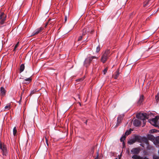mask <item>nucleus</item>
I'll use <instances>...</instances> for the list:
<instances>
[{
  "label": "nucleus",
  "instance_id": "nucleus-46",
  "mask_svg": "<svg viewBox=\"0 0 159 159\" xmlns=\"http://www.w3.org/2000/svg\"><path fill=\"white\" fill-rule=\"evenodd\" d=\"M3 18V17L1 16L0 15V20H1Z\"/></svg>",
  "mask_w": 159,
  "mask_h": 159
},
{
  "label": "nucleus",
  "instance_id": "nucleus-38",
  "mask_svg": "<svg viewBox=\"0 0 159 159\" xmlns=\"http://www.w3.org/2000/svg\"><path fill=\"white\" fill-rule=\"evenodd\" d=\"M19 43V42H18L15 45V46L14 47L15 49H16V48H17V47L18 46Z\"/></svg>",
  "mask_w": 159,
  "mask_h": 159
},
{
  "label": "nucleus",
  "instance_id": "nucleus-16",
  "mask_svg": "<svg viewBox=\"0 0 159 159\" xmlns=\"http://www.w3.org/2000/svg\"><path fill=\"white\" fill-rule=\"evenodd\" d=\"M149 120L151 122L153 123H154V124H152L155 127H158V125H157V121L156 119H155L154 118H152L151 120Z\"/></svg>",
  "mask_w": 159,
  "mask_h": 159
},
{
  "label": "nucleus",
  "instance_id": "nucleus-11",
  "mask_svg": "<svg viewBox=\"0 0 159 159\" xmlns=\"http://www.w3.org/2000/svg\"><path fill=\"white\" fill-rule=\"evenodd\" d=\"M140 149L139 148H134L131 150V152L133 154H137L140 152Z\"/></svg>",
  "mask_w": 159,
  "mask_h": 159
},
{
  "label": "nucleus",
  "instance_id": "nucleus-4",
  "mask_svg": "<svg viewBox=\"0 0 159 159\" xmlns=\"http://www.w3.org/2000/svg\"><path fill=\"white\" fill-rule=\"evenodd\" d=\"M0 150H1L3 156H7L8 155V151L6 145L0 140Z\"/></svg>",
  "mask_w": 159,
  "mask_h": 159
},
{
  "label": "nucleus",
  "instance_id": "nucleus-6",
  "mask_svg": "<svg viewBox=\"0 0 159 159\" xmlns=\"http://www.w3.org/2000/svg\"><path fill=\"white\" fill-rule=\"evenodd\" d=\"M44 29V28H43V27H41L40 28L36 29L32 33L31 36H34V35L38 34L39 33L41 32Z\"/></svg>",
  "mask_w": 159,
  "mask_h": 159
},
{
  "label": "nucleus",
  "instance_id": "nucleus-28",
  "mask_svg": "<svg viewBox=\"0 0 159 159\" xmlns=\"http://www.w3.org/2000/svg\"><path fill=\"white\" fill-rule=\"evenodd\" d=\"M101 49V47L99 45L96 48V52L97 53Z\"/></svg>",
  "mask_w": 159,
  "mask_h": 159
},
{
  "label": "nucleus",
  "instance_id": "nucleus-22",
  "mask_svg": "<svg viewBox=\"0 0 159 159\" xmlns=\"http://www.w3.org/2000/svg\"><path fill=\"white\" fill-rule=\"evenodd\" d=\"M132 130L130 128L129 129V130H127L126 131V132L125 133V136H128L129 135V134H130L131 133V131H132Z\"/></svg>",
  "mask_w": 159,
  "mask_h": 159
},
{
  "label": "nucleus",
  "instance_id": "nucleus-31",
  "mask_svg": "<svg viewBox=\"0 0 159 159\" xmlns=\"http://www.w3.org/2000/svg\"><path fill=\"white\" fill-rule=\"evenodd\" d=\"M155 98H156V102L157 103L158 102L159 100V97L158 95V94H157V95H156Z\"/></svg>",
  "mask_w": 159,
  "mask_h": 159
},
{
  "label": "nucleus",
  "instance_id": "nucleus-43",
  "mask_svg": "<svg viewBox=\"0 0 159 159\" xmlns=\"http://www.w3.org/2000/svg\"><path fill=\"white\" fill-rule=\"evenodd\" d=\"M89 120V119H87V120L84 122V123L86 124V125H87V122H88V120Z\"/></svg>",
  "mask_w": 159,
  "mask_h": 159
},
{
  "label": "nucleus",
  "instance_id": "nucleus-42",
  "mask_svg": "<svg viewBox=\"0 0 159 159\" xmlns=\"http://www.w3.org/2000/svg\"><path fill=\"white\" fill-rule=\"evenodd\" d=\"M82 80H83L82 78L78 79L76 80V81L78 82H79V81H82Z\"/></svg>",
  "mask_w": 159,
  "mask_h": 159
},
{
  "label": "nucleus",
  "instance_id": "nucleus-2",
  "mask_svg": "<svg viewBox=\"0 0 159 159\" xmlns=\"http://www.w3.org/2000/svg\"><path fill=\"white\" fill-rule=\"evenodd\" d=\"M111 55V53L110 50L109 49H107L103 52L100 59L101 61L103 63H105Z\"/></svg>",
  "mask_w": 159,
  "mask_h": 159
},
{
  "label": "nucleus",
  "instance_id": "nucleus-26",
  "mask_svg": "<svg viewBox=\"0 0 159 159\" xmlns=\"http://www.w3.org/2000/svg\"><path fill=\"white\" fill-rule=\"evenodd\" d=\"M148 137V139L150 140H153L155 138L154 137L153 135L151 134L149 135Z\"/></svg>",
  "mask_w": 159,
  "mask_h": 159
},
{
  "label": "nucleus",
  "instance_id": "nucleus-39",
  "mask_svg": "<svg viewBox=\"0 0 159 159\" xmlns=\"http://www.w3.org/2000/svg\"><path fill=\"white\" fill-rule=\"evenodd\" d=\"M21 99H22V96H21L20 100H19V101L18 102L19 103V104H21Z\"/></svg>",
  "mask_w": 159,
  "mask_h": 159
},
{
  "label": "nucleus",
  "instance_id": "nucleus-40",
  "mask_svg": "<svg viewBox=\"0 0 159 159\" xmlns=\"http://www.w3.org/2000/svg\"><path fill=\"white\" fill-rule=\"evenodd\" d=\"M97 154V156L96 157H97L98 158V156H99V151L98 150V151L96 152Z\"/></svg>",
  "mask_w": 159,
  "mask_h": 159
},
{
  "label": "nucleus",
  "instance_id": "nucleus-23",
  "mask_svg": "<svg viewBox=\"0 0 159 159\" xmlns=\"http://www.w3.org/2000/svg\"><path fill=\"white\" fill-rule=\"evenodd\" d=\"M126 138V137L125 135H123L120 139V142H123V143H124V145L125 144L124 140H125Z\"/></svg>",
  "mask_w": 159,
  "mask_h": 159
},
{
  "label": "nucleus",
  "instance_id": "nucleus-49",
  "mask_svg": "<svg viewBox=\"0 0 159 159\" xmlns=\"http://www.w3.org/2000/svg\"><path fill=\"white\" fill-rule=\"evenodd\" d=\"M16 49H15V48H14V49L13 50V51L15 52Z\"/></svg>",
  "mask_w": 159,
  "mask_h": 159
},
{
  "label": "nucleus",
  "instance_id": "nucleus-30",
  "mask_svg": "<svg viewBox=\"0 0 159 159\" xmlns=\"http://www.w3.org/2000/svg\"><path fill=\"white\" fill-rule=\"evenodd\" d=\"M50 20H51L50 19H49L48 21L45 24V25H44V27H43V28H44V29L46 28V27L47 26V25L50 23L49 22L50 21Z\"/></svg>",
  "mask_w": 159,
  "mask_h": 159
},
{
  "label": "nucleus",
  "instance_id": "nucleus-8",
  "mask_svg": "<svg viewBox=\"0 0 159 159\" xmlns=\"http://www.w3.org/2000/svg\"><path fill=\"white\" fill-rule=\"evenodd\" d=\"M22 79H24V80L23 82V83L25 84H29L32 80L31 76L28 78L25 79H24V78Z\"/></svg>",
  "mask_w": 159,
  "mask_h": 159
},
{
  "label": "nucleus",
  "instance_id": "nucleus-35",
  "mask_svg": "<svg viewBox=\"0 0 159 159\" xmlns=\"http://www.w3.org/2000/svg\"><path fill=\"white\" fill-rule=\"evenodd\" d=\"M145 119L146 118H143V119L141 120H143V124L144 125H145V123H146V121Z\"/></svg>",
  "mask_w": 159,
  "mask_h": 159
},
{
  "label": "nucleus",
  "instance_id": "nucleus-10",
  "mask_svg": "<svg viewBox=\"0 0 159 159\" xmlns=\"http://www.w3.org/2000/svg\"><path fill=\"white\" fill-rule=\"evenodd\" d=\"M6 92V90L3 87H2L0 88V94L2 97L5 96Z\"/></svg>",
  "mask_w": 159,
  "mask_h": 159
},
{
  "label": "nucleus",
  "instance_id": "nucleus-55",
  "mask_svg": "<svg viewBox=\"0 0 159 159\" xmlns=\"http://www.w3.org/2000/svg\"><path fill=\"white\" fill-rule=\"evenodd\" d=\"M94 3H95V2H93V3H92V4H93Z\"/></svg>",
  "mask_w": 159,
  "mask_h": 159
},
{
  "label": "nucleus",
  "instance_id": "nucleus-34",
  "mask_svg": "<svg viewBox=\"0 0 159 159\" xmlns=\"http://www.w3.org/2000/svg\"><path fill=\"white\" fill-rule=\"evenodd\" d=\"M37 91L36 90H34L31 91L30 93V94H33L34 93L36 92Z\"/></svg>",
  "mask_w": 159,
  "mask_h": 159
},
{
  "label": "nucleus",
  "instance_id": "nucleus-27",
  "mask_svg": "<svg viewBox=\"0 0 159 159\" xmlns=\"http://www.w3.org/2000/svg\"><path fill=\"white\" fill-rule=\"evenodd\" d=\"M153 159H159V156H158L156 154H153L152 156Z\"/></svg>",
  "mask_w": 159,
  "mask_h": 159
},
{
  "label": "nucleus",
  "instance_id": "nucleus-32",
  "mask_svg": "<svg viewBox=\"0 0 159 159\" xmlns=\"http://www.w3.org/2000/svg\"><path fill=\"white\" fill-rule=\"evenodd\" d=\"M108 70L107 67H106L105 68V69L103 70V74L104 75H105L106 73H107V70Z\"/></svg>",
  "mask_w": 159,
  "mask_h": 159
},
{
  "label": "nucleus",
  "instance_id": "nucleus-37",
  "mask_svg": "<svg viewBox=\"0 0 159 159\" xmlns=\"http://www.w3.org/2000/svg\"><path fill=\"white\" fill-rule=\"evenodd\" d=\"M67 16H65L64 19V23H66L67 21Z\"/></svg>",
  "mask_w": 159,
  "mask_h": 159
},
{
  "label": "nucleus",
  "instance_id": "nucleus-50",
  "mask_svg": "<svg viewBox=\"0 0 159 159\" xmlns=\"http://www.w3.org/2000/svg\"><path fill=\"white\" fill-rule=\"evenodd\" d=\"M79 104H80V106H81V103L80 102H79Z\"/></svg>",
  "mask_w": 159,
  "mask_h": 159
},
{
  "label": "nucleus",
  "instance_id": "nucleus-1",
  "mask_svg": "<svg viewBox=\"0 0 159 159\" xmlns=\"http://www.w3.org/2000/svg\"><path fill=\"white\" fill-rule=\"evenodd\" d=\"M136 142L141 143L142 142L145 143L146 144H148V139L145 136L142 137L140 135H135L133 138L129 139L127 143L129 144H132Z\"/></svg>",
  "mask_w": 159,
  "mask_h": 159
},
{
  "label": "nucleus",
  "instance_id": "nucleus-15",
  "mask_svg": "<svg viewBox=\"0 0 159 159\" xmlns=\"http://www.w3.org/2000/svg\"><path fill=\"white\" fill-rule=\"evenodd\" d=\"M85 36L83 35L82 34L80 36L78 39L77 41H81L82 39H84V40L83 41V42H84L87 39V38L85 39L84 38Z\"/></svg>",
  "mask_w": 159,
  "mask_h": 159
},
{
  "label": "nucleus",
  "instance_id": "nucleus-41",
  "mask_svg": "<svg viewBox=\"0 0 159 159\" xmlns=\"http://www.w3.org/2000/svg\"><path fill=\"white\" fill-rule=\"evenodd\" d=\"M159 116H156L154 118H155V119H156V120H157V121H158V119H159Z\"/></svg>",
  "mask_w": 159,
  "mask_h": 159
},
{
  "label": "nucleus",
  "instance_id": "nucleus-54",
  "mask_svg": "<svg viewBox=\"0 0 159 159\" xmlns=\"http://www.w3.org/2000/svg\"><path fill=\"white\" fill-rule=\"evenodd\" d=\"M115 159H118L117 158H116Z\"/></svg>",
  "mask_w": 159,
  "mask_h": 159
},
{
  "label": "nucleus",
  "instance_id": "nucleus-5",
  "mask_svg": "<svg viewBox=\"0 0 159 159\" xmlns=\"http://www.w3.org/2000/svg\"><path fill=\"white\" fill-rule=\"evenodd\" d=\"M147 114L146 113H139L136 115V117L140 120H142L143 118H146L148 119V117L147 116Z\"/></svg>",
  "mask_w": 159,
  "mask_h": 159
},
{
  "label": "nucleus",
  "instance_id": "nucleus-3",
  "mask_svg": "<svg viewBox=\"0 0 159 159\" xmlns=\"http://www.w3.org/2000/svg\"><path fill=\"white\" fill-rule=\"evenodd\" d=\"M93 59H98V57L94 56H91L90 54H89L85 59L83 65L86 68L88 67Z\"/></svg>",
  "mask_w": 159,
  "mask_h": 159
},
{
  "label": "nucleus",
  "instance_id": "nucleus-47",
  "mask_svg": "<svg viewBox=\"0 0 159 159\" xmlns=\"http://www.w3.org/2000/svg\"><path fill=\"white\" fill-rule=\"evenodd\" d=\"M118 156H119L118 159H120L121 157V155H120V156H119V155Z\"/></svg>",
  "mask_w": 159,
  "mask_h": 159
},
{
  "label": "nucleus",
  "instance_id": "nucleus-48",
  "mask_svg": "<svg viewBox=\"0 0 159 159\" xmlns=\"http://www.w3.org/2000/svg\"><path fill=\"white\" fill-rule=\"evenodd\" d=\"M144 159H149L148 158H147L146 157H144Z\"/></svg>",
  "mask_w": 159,
  "mask_h": 159
},
{
  "label": "nucleus",
  "instance_id": "nucleus-25",
  "mask_svg": "<svg viewBox=\"0 0 159 159\" xmlns=\"http://www.w3.org/2000/svg\"><path fill=\"white\" fill-rule=\"evenodd\" d=\"M17 130L16 127H15L13 129V134L14 136L17 135Z\"/></svg>",
  "mask_w": 159,
  "mask_h": 159
},
{
  "label": "nucleus",
  "instance_id": "nucleus-53",
  "mask_svg": "<svg viewBox=\"0 0 159 159\" xmlns=\"http://www.w3.org/2000/svg\"><path fill=\"white\" fill-rule=\"evenodd\" d=\"M112 153H113V155L114 154V153L112 152Z\"/></svg>",
  "mask_w": 159,
  "mask_h": 159
},
{
  "label": "nucleus",
  "instance_id": "nucleus-45",
  "mask_svg": "<svg viewBox=\"0 0 159 159\" xmlns=\"http://www.w3.org/2000/svg\"><path fill=\"white\" fill-rule=\"evenodd\" d=\"M46 142L48 146V140L46 138H45Z\"/></svg>",
  "mask_w": 159,
  "mask_h": 159
},
{
  "label": "nucleus",
  "instance_id": "nucleus-44",
  "mask_svg": "<svg viewBox=\"0 0 159 159\" xmlns=\"http://www.w3.org/2000/svg\"><path fill=\"white\" fill-rule=\"evenodd\" d=\"M140 145L142 147H143L144 148V144H143V143H141L140 144Z\"/></svg>",
  "mask_w": 159,
  "mask_h": 159
},
{
  "label": "nucleus",
  "instance_id": "nucleus-17",
  "mask_svg": "<svg viewBox=\"0 0 159 159\" xmlns=\"http://www.w3.org/2000/svg\"><path fill=\"white\" fill-rule=\"evenodd\" d=\"M143 157H140L137 155H134L132 157V158L133 159H144Z\"/></svg>",
  "mask_w": 159,
  "mask_h": 159
},
{
  "label": "nucleus",
  "instance_id": "nucleus-14",
  "mask_svg": "<svg viewBox=\"0 0 159 159\" xmlns=\"http://www.w3.org/2000/svg\"><path fill=\"white\" fill-rule=\"evenodd\" d=\"M144 97L143 95H141L139 100L137 102V103L140 105L143 102L144 99Z\"/></svg>",
  "mask_w": 159,
  "mask_h": 159
},
{
  "label": "nucleus",
  "instance_id": "nucleus-7",
  "mask_svg": "<svg viewBox=\"0 0 159 159\" xmlns=\"http://www.w3.org/2000/svg\"><path fill=\"white\" fill-rule=\"evenodd\" d=\"M152 0H146L145 1L143 2V7H148L152 3Z\"/></svg>",
  "mask_w": 159,
  "mask_h": 159
},
{
  "label": "nucleus",
  "instance_id": "nucleus-52",
  "mask_svg": "<svg viewBox=\"0 0 159 159\" xmlns=\"http://www.w3.org/2000/svg\"><path fill=\"white\" fill-rule=\"evenodd\" d=\"M122 144H123V146H124H124H125V144L124 145V143H122Z\"/></svg>",
  "mask_w": 159,
  "mask_h": 159
},
{
  "label": "nucleus",
  "instance_id": "nucleus-24",
  "mask_svg": "<svg viewBox=\"0 0 159 159\" xmlns=\"http://www.w3.org/2000/svg\"><path fill=\"white\" fill-rule=\"evenodd\" d=\"M6 16L5 15V17H3L1 20L0 22V24L1 25H3L5 22L6 20Z\"/></svg>",
  "mask_w": 159,
  "mask_h": 159
},
{
  "label": "nucleus",
  "instance_id": "nucleus-21",
  "mask_svg": "<svg viewBox=\"0 0 159 159\" xmlns=\"http://www.w3.org/2000/svg\"><path fill=\"white\" fill-rule=\"evenodd\" d=\"M119 74L120 73L119 70H117L116 72V74L114 77V78L115 79H117L119 75Z\"/></svg>",
  "mask_w": 159,
  "mask_h": 159
},
{
  "label": "nucleus",
  "instance_id": "nucleus-36",
  "mask_svg": "<svg viewBox=\"0 0 159 159\" xmlns=\"http://www.w3.org/2000/svg\"><path fill=\"white\" fill-rule=\"evenodd\" d=\"M0 15L1 16L3 17H4L5 15L4 14V12L2 11Z\"/></svg>",
  "mask_w": 159,
  "mask_h": 159
},
{
  "label": "nucleus",
  "instance_id": "nucleus-29",
  "mask_svg": "<svg viewBox=\"0 0 159 159\" xmlns=\"http://www.w3.org/2000/svg\"><path fill=\"white\" fill-rule=\"evenodd\" d=\"M94 148L93 147L91 149L90 152V154L91 155H92L94 153Z\"/></svg>",
  "mask_w": 159,
  "mask_h": 159
},
{
  "label": "nucleus",
  "instance_id": "nucleus-33",
  "mask_svg": "<svg viewBox=\"0 0 159 159\" xmlns=\"http://www.w3.org/2000/svg\"><path fill=\"white\" fill-rule=\"evenodd\" d=\"M11 107L10 105L9 104L8 105H7L5 107V109H9Z\"/></svg>",
  "mask_w": 159,
  "mask_h": 159
},
{
  "label": "nucleus",
  "instance_id": "nucleus-13",
  "mask_svg": "<svg viewBox=\"0 0 159 159\" xmlns=\"http://www.w3.org/2000/svg\"><path fill=\"white\" fill-rule=\"evenodd\" d=\"M26 87V86L25 85H23L22 87H20L21 89L22 90L21 96H22L24 93H26L28 89Z\"/></svg>",
  "mask_w": 159,
  "mask_h": 159
},
{
  "label": "nucleus",
  "instance_id": "nucleus-9",
  "mask_svg": "<svg viewBox=\"0 0 159 159\" xmlns=\"http://www.w3.org/2000/svg\"><path fill=\"white\" fill-rule=\"evenodd\" d=\"M123 116L120 115L117 118V123L116 126H118L123 119Z\"/></svg>",
  "mask_w": 159,
  "mask_h": 159
},
{
  "label": "nucleus",
  "instance_id": "nucleus-51",
  "mask_svg": "<svg viewBox=\"0 0 159 159\" xmlns=\"http://www.w3.org/2000/svg\"><path fill=\"white\" fill-rule=\"evenodd\" d=\"M94 159H98L97 157H95Z\"/></svg>",
  "mask_w": 159,
  "mask_h": 159
},
{
  "label": "nucleus",
  "instance_id": "nucleus-20",
  "mask_svg": "<svg viewBox=\"0 0 159 159\" xmlns=\"http://www.w3.org/2000/svg\"><path fill=\"white\" fill-rule=\"evenodd\" d=\"M88 27H86L82 31V34L84 36H85V35L86 34L87 32H88Z\"/></svg>",
  "mask_w": 159,
  "mask_h": 159
},
{
  "label": "nucleus",
  "instance_id": "nucleus-18",
  "mask_svg": "<svg viewBox=\"0 0 159 159\" xmlns=\"http://www.w3.org/2000/svg\"><path fill=\"white\" fill-rule=\"evenodd\" d=\"M25 65L24 64H22L20 65V67L19 72L21 73L25 69Z\"/></svg>",
  "mask_w": 159,
  "mask_h": 159
},
{
  "label": "nucleus",
  "instance_id": "nucleus-19",
  "mask_svg": "<svg viewBox=\"0 0 159 159\" xmlns=\"http://www.w3.org/2000/svg\"><path fill=\"white\" fill-rule=\"evenodd\" d=\"M154 143L156 145H158L159 144V136L156 137L155 140L154 141Z\"/></svg>",
  "mask_w": 159,
  "mask_h": 159
},
{
  "label": "nucleus",
  "instance_id": "nucleus-12",
  "mask_svg": "<svg viewBox=\"0 0 159 159\" xmlns=\"http://www.w3.org/2000/svg\"><path fill=\"white\" fill-rule=\"evenodd\" d=\"M141 124V121L135 119L133 121V124L135 126L138 127Z\"/></svg>",
  "mask_w": 159,
  "mask_h": 159
}]
</instances>
